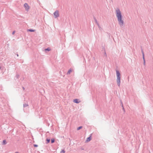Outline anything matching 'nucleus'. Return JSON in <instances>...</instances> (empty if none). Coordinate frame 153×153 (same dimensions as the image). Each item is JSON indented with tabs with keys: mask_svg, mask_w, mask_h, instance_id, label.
Instances as JSON below:
<instances>
[{
	"mask_svg": "<svg viewBox=\"0 0 153 153\" xmlns=\"http://www.w3.org/2000/svg\"><path fill=\"white\" fill-rule=\"evenodd\" d=\"M50 49L49 48H46L45 49V51H49L50 50Z\"/></svg>",
	"mask_w": 153,
	"mask_h": 153,
	"instance_id": "obj_14",
	"label": "nucleus"
},
{
	"mask_svg": "<svg viewBox=\"0 0 153 153\" xmlns=\"http://www.w3.org/2000/svg\"><path fill=\"white\" fill-rule=\"evenodd\" d=\"M24 6L25 8V10L26 11H28V10L29 9V7L27 4L25 3L24 4Z\"/></svg>",
	"mask_w": 153,
	"mask_h": 153,
	"instance_id": "obj_4",
	"label": "nucleus"
},
{
	"mask_svg": "<svg viewBox=\"0 0 153 153\" xmlns=\"http://www.w3.org/2000/svg\"><path fill=\"white\" fill-rule=\"evenodd\" d=\"M65 151L64 150H62L60 152V153H65Z\"/></svg>",
	"mask_w": 153,
	"mask_h": 153,
	"instance_id": "obj_16",
	"label": "nucleus"
},
{
	"mask_svg": "<svg viewBox=\"0 0 153 153\" xmlns=\"http://www.w3.org/2000/svg\"><path fill=\"white\" fill-rule=\"evenodd\" d=\"M28 106V105L27 104L25 103V104H23V107H25Z\"/></svg>",
	"mask_w": 153,
	"mask_h": 153,
	"instance_id": "obj_12",
	"label": "nucleus"
},
{
	"mask_svg": "<svg viewBox=\"0 0 153 153\" xmlns=\"http://www.w3.org/2000/svg\"><path fill=\"white\" fill-rule=\"evenodd\" d=\"M121 103L122 104V102L121 101ZM122 107H123V110H124V107H123V105H122Z\"/></svg>",
	"mask_w": 153,
	"mask_h": 153,
	"instance_id": "obj_23",
	"label": "nucleus"
},
{
	"mask_svg": "<svg viewBox=\"0 0 153 153\" xmlns=\"http://www.w3.org/2000/svg\"><path fill=\"white\" fill-rule=\"evenodd\" d=\"M15 153H18V152H16Z\"/></svg>",
	"mask_w": 153,
	"mask_h": 153,
	"instance_id": "obj_26",
	"label": "nucleus"
},
{
	"mask_svg": "<svg viewBox=\"0 0 153 153\" xmlns=\"http://www.w3.org/2000/svg\"><path fill=\"white\" fill-rule=\"evenodd\" d=\"M73 102L76 103H79L80 102V101H78V99H75L74 100Z\"/></svg>",
	"mask_w": 153,
	"mask_h": 153,
	"instance_id": "obj_5",
	"label": "nucleus"
},
{
	"mask_svg": "<svg viewBox=\"0 0 153 153\" xmlns=\"http://www.w3.org/2000/svg\"><path fill=\"white\" fill-rule=\"evenodd\" d=\"M94 22H95V23L99 27L100 26H99V25L98 23L97 22V20L95 18H94Z\"/></svg>",
	"mask_w": 153,
	"mask_h": 153,
	"instance_id": "obj_6",
	"label": "nucleus"
},
{
	"mask_svg": "<svg viewBox=\"0 0 153 153\" xmlns=\"http://www.w3.org/2000/svg\"><path fill=\"white\" fill-rule=\"evenodd\" d=\"M47 143H48L50 141V140L49 139H47L46 140Z\"/></svg>",
	"mask_w": 153,
	"mask_h": 153,
	"instance_id": "obj_19",
	"label": "nucleus"
},
{
	"mask_svg": "<svg viewBox=\"0 0 153 153\" xmlns=\"http://www.w3.org/2000/svg\"><path fill=\"white\" fill-rule=\"evenodd\" d=\"M82 128V126H79V127L77 128V130H78L80 129H81Z\"/></svg>",
	"mask_w": 153,
	"mask_h": 153,
	"instance_id": "obj_17",
	"label": "nucleus"
},
{
	"mask_svg": "<svg viewBox=\"0 0 153 153\" xmlns=\"http://www.w3.org/2000/svg\"><path fill=\"white\" fill-rule=\"evenodd\" d=\"M54 17L55 18H56L57 17H58L59 16V11L58 10L56 11L53 13Z\"/></svg>",
	"mask_w": 153,
	"mask_h": 153,
	"instance_id": "obj_3",
	"label": "nucleus"
},
{
	"mask_svg": "<svg viewBox=\"0 0 153 153\" xmlns=\"http://www.w3.org/2000/svg\"><path fill=\"white\" fill-rule=\"evenodd\" d=\"M55 141V140L54 139H51V143H53Z\"/></svg>",
	"mask_w": 153,
	"mask_h": 153,
	"instance_id": "obj_13",
	"label": "nucleus"
},
{
	"mask_svg": "<svg viewBox=\"0 0 153 153\" xmlns=\"http://www.w3.org/2000/svg\"><path fill=\"white\" fill-rule=\"evenodd\" d=\"M1 69V67H0V69Z\"/></svg>",
	"mask_w": 153,
	"mask_h": 153,
	"instance_id": "obj_27",
	"label": "nucleus"
},
{
	"mask_svg": "<svg viewBox=\"0 0 153 153\" xmlns=\"http://www.w3.org/2000/svg\"><path fill=\"white\" fill-rule=\"evenodd\" d=\"M17 56H19V55L18 54H17Z\"/></svg>",
	"mask_w": 153,
	"mask_h": 153,
	"instance_id": "obj_24",
	"label": "nucleus"
},
{
	"mask_svg": "<svg viewBox=\"0 0 153 153\" xmlns=\"http://www.w3.org/2000/svg\"><path fill=\"white\" fill-rule=\"evenodd\" d=\"M72 70L71 69H70L69 70V71H68L67 73V74H70L72 72Z\"/></svg>",
	"mask_w": 153,
	"mask_h": 153,
	"instance_id": "obj_9",
	"label": "nucleus"
},
{
	"mask_svg": "<svg viewBox=\"0 0 153 153\" xmlns=\"http://www.w3.org/2000/svg\"><path fill=\"white\" fill-rule=\"evenodd\" d=\"M116 16L118 22L119 24L121 27H123L124 25V21L122 19V15L121 12L118 9L116 10Z\"/></svg>",
	"mask_w": 153,
	"mask_h": 153,
	"instance_id": "obj_1",
	"label": "nucleus"
},
{
	"mask_svg": "<svg viewBox=\"0 0 153 153\" xmlns=\"http://www.w3.org/2000/svg\"><path fill=\"white\" fill-rule=\"evenodd\" d=\"M143 58V60L144 65H145V58Z\"/></svg>",
	"mask_w": 153,
	"mask_h": 153,
	"instance_id": "obj_18",
	"label": "nucleus"
},
{
	"mask_svg": "<svg viewBox=\"0 0 153 153\" xmlns=\"http://www.w3.org/2000/svg\"><path fill=\"white\" fill-rule=\"evenodd\" d=\"M27 31H30L31 32H34L35 31V30H33L31 29H27Z\"/></svg>",
	"mask_w": 153,
	"mask_h": 153,
	"instance_id": "obj_7",
	"label": "nucleus"
},
{
	"mask_svg": "<svg viewBox=\"0 0 153 153\" xmlns=\"http://www.w3.org/2000/svg\"><path fill=\"white\" fill-rule=\"evenodd\" d=\"M91 139V137H88L87 138L86 141L87 142L89 141Z\"/></svg>",
	"mask_w": 153,
	"mask_h": 153,
	"instance_id": "obj_8",
	"label": "nucleus"
},
{
	"mask_svg": "<svg viewBox=\"0 0 153 153\" xmlns=\"http://www.w3.org/2000/svg\"><path fill=\"white\" fill-rule=\"evenodd\" d=\"M141 52L142 53V55H143V58H144V52H143V49H141Z\"/></svg>",
	"mask_w": 153,
	"mask_h": 153,
	"instance_id": "obj_10",
	"label": "nucleus"
},
{
	"mask_svg": "<svg viewBox=\"0 0 153 153\" xmlns=\"http://www.w3.org/2000/svg\"><path fill=\"white\" fill-rule=\"evenodd\" d=\"M116 75L117 76V82L118 86L120 87V74L118 70H116Z\"/></svg>",
	"mask_w": 153,
	"mask_h": 153,
	"instance_id": "obj_2",
	"label": "nucleus"
},
{
	"mask_svg": "<svg viewBox=\"0 0 153 153\" xmlns=\"http://www.w3.org/2000/svg\"><path fill=\"white\" fill-rule=\"evenodd\" d=\"M104 56H107L106 53L105 52V53L104 54Z\"/></svg>",
	"mask_w": 153,
	"mask_h": 153,
	"instance_id": "obj_21",
	"label": "nucleus"
},
{
	"mask_svg": "<svg viewBox=\"0 0 153 153\" xmlns=\"http://www.w3.org/2000/svg\"><path fill=\"white\" fill-rule=\"evenodd\" d=\"M19 75L18 74H16L15 76V78L16 79H18L19 77Z\"/></svg>",
	"mask_w": 153,
	"mask_h": 153,
	"instance_id": "obj_15",
	"label": "nucleus"
},
{
	"mask_svg": "<svg viewBox=\"0 0 153 153\" xmlns=\"http://www.w3.org/2000/svg\"><path fill=\"white\" fill-rule=\"evenodd\" d=\"M33 146L34 147H37L38 146V145H36V144H34L33 145Z\"/></svg>",
	"mask_w": 153,
	"mask_h": 153,
	"instance_id": "obj_20",
	"label": "nucleus"
},
{
	"mask_svg": "<svg viewBox=\"0 0 153 153\" xmlns=\"http://www.w3.org/2000/svg\"><path fill=\"white\" fill-rule=\"evenodd\" d=\"M15 33V31H13V32L12 34L13 35Z\"/></svg>",
	"mask_w": 153,
	"mask_h": 153,
	"instance_id": "obj_22",
	"label": "nucleus"
},
{
	"mask_svg": "<svg viewBox=\"0 0 153 153\" xmlns=\"http://www.w3.org/2000/svg\"><path fill=\"white\" fill-rule=\"evenodd\" d=\"M23 90L25 89V88L24 87H23Z\"/></svg>",
	"mask_w": 153,
	"mask_h": 153,
	"instance_id": "obj_25",
	"label": "nucleus"
},
{
	"mask_svg": "<svg viewBox=\"0 0 153 153\" xmlns=\"http://www.w3.org/2000/svg\"><path fill=\"white\" fill-rule=\"evenodd\" d=\"M6 143H7L6 142L5 140H4L3 141L2 144L3 145H5L6 144Z\"/></svg>",
	"mask_w": 153,
	"mask_h": 153,
	"instance_id": "obj_11",
	"label": "nucleus"
}]
</instances>
